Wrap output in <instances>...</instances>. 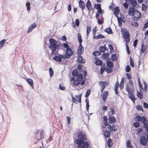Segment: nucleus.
I'll return each mask as SVG.
<instances>
[{
    "instance_id": "f257e3e1",
    "label": "nucleus",
    "mask_w": 148,
    "mask_h": 148,
    "mask_svg": "<svg viewBox=\"0 0 148 148\" xmlns=\"http://www.w3.org/2000/svg\"><path fill=\"white\" fill-rule=\"evenodd\" d=\"M49 47L51 51V53L52 55L56 56L53 57V59L60 62H62V59H66V55L59 54H58L56 52V51H58V48L60 47V43L53 38L49 39Z\"/></svg>"
},
{
    "instance_id": "f03ea898",
    "label": "nucleus",
    "mask_w": 148,
    "mask_h": 148,
    "mask_svg": "<svg viewBox=\"0 0 148 148\" xmlns=\"http://www.w3.org/2000/svg\"><path fill=\"white\" fill-rule=\"evenodd\" d=\"M128 14L130 16H134V18H139L141 16L140 12L134 8H129Z\"/></svg>"
},
{
    "instance_id": "7ed1b4c3",
    "label": "nucleus",
    "mask_w": 148,
    "mask_h": 148,
    "mask_svg": "<svg viewBox=\"0 0 148 148\" xmlns=\"http://www.w3.org/2000/svg\"><path fill=\"white\" fill-rule=\"evenodd\" d=\"M76 144L78 145V148H88L89 145L87 142H84V141L78 139L76 141Z\"/></svg>"
},
{
    "instance_id": "20e7f679",
    "label": "nucleus",
    "mask_w": 148,
    "mask_h": 148,
    "mask_svg": "<svg viewBox=\"0 0 148 148\" xmlns=\"http://www.w3.org/2000/svg\"><path fill=\"white\" fill-rule=\"evenodd\" d=\"M123 36L125 39L126 42H129L130 41V34L127 30L125 29L121 30Z\"/></svg>"
},
{
    "instance_id": "39448f33",
    "label": "nucleus",
    "mask_w": 148,
    "mask_h": 148,
    "mask_svg": "<svg viewBox=\"0 0 148 148\" xmlns=\"http://www.w3.org/2000/svg\"><path fill=\"white\" fill-rule=\"evenodd\" d=\"M135 121L138 122L142 121L144 125H146L148 124V122L145 116L141 117L140 116H136L135 119Z\"/></svg>"
},
{
    "instance_id": "423d86ee",
    "label": "nucleus",
    "mask_w": 148,
    "mask_h": 148,
    "mask_svg": "<svg viewBox=\"0 0 148 148\" xmlns=\"http://www.w3.org/2000/svg\"><path fill=\"white\" fill-rule=\"evenodd\" d=\"M83 79V76L81 74H79L77 77V79L74 80L73 84L75 86H78Z\"/></svg>"
},
{
    "instance_id": "0eeeda50",
    "label": "nucleus",
    "mask_w": 148,
    "mask_h": 148,
    "mask_svg": "<svg viewBox=\"0 0 148 148\" xmlns=\"http://www.w3.org/2000/svg\"><path fill=\"white\" fill-rule=\"evenodd\" d=\"M125 89L128 93H131L134 90V85H129L127 84Z\"/></svg>"
},
{
    "instance_id": "6e6552de",
    "label": "nucleus",
    "mask_w": 148,
    "mask_h": 148,
    "mask_svg": "<svg viewBox=\"0 0 148 148\" xmlns=\"http://www.w3.org/2000/svg\"><path fill=\"white\" fill-rule=\"evenodd\" d=\"M103 132V134L104 136L106 138H109L110 136V130L109 127L106 128L104 129Z\"/></svg>"
},
{
    "instance_id": "1a4fd4ad",
    "label": "nucleus",
    "mask_w": 148,
    "mask_h": 148,
    "mask_svg": "<svg viewBox=\"0 0 148 148\" xmlns=\"http://www.w3.org/2000/svg\"><path fill=\"white\" fill-rule=\"evenodd\" d=\"M66 53L67 56H66V59L69 58H70L71 56L73 53L71 48H69L66 49Z\"/></svg>"
},
{
    "instance_id": "9d476101",
    "label": "nucleus",
    "mask_w": 148,
    "mask_h": 148,
    "mask_svg": "<svg viewBox=\"0 0 148 148\" xmlns=\"http://www.w3.org/2000/svg\"><path fill=\"white\" fill-rule=\"evenodd\" d=\"M140 142L141 144L143 146H145L147 142L145 137L143 136L140 138Z\"/></svg>"
},
{
    "instance_id": "9b49d317",
    "label": "nucleus",
    "mask_w": 148,
    "mask_h": 148,
    "mask_svg": "<svg viewBox=\"0 0 148 148\" xmlns=\"http://www.w3.org/2000/svg\"><path fill=\"white\" fill-rule=\"evenodd\" d=\"M36 27V25L35 23H34L30 25L28 29L27 33H28L31 32L34 28Z\"/></svg>"
},
{
    "instance_id": "f8f14e48",
    "label": "nucleus",
    "mask_w": 148,
    "mask_h": 148,
    "mask_svg": "<svg viewBox=\"0 0 148 148\" xmlns=\"http://www.w3.org/2000/svg\"><path fill=\"white\" fill-rule=\"evenodd\" d=\"M79 45L78 47L77 53L78 55H81L82 53L84 51V48L82 46V45L81 44H79Z\"/></svg>"
},
{
    "instance_id": "ddd939ff",
    "label": "nucleus",
    "mask_w": 148,
    "mask_h": 148,
    "mask_svg": "<svg viewBox=\"0 0 148 148\" xmlns=\"http://www.w3.org/2000/svg\"><path fill=\"white\" fill-rule=\"evenodd\" d=\"M101 95L103 101V102H105L106 101L108 95V92L106 91H105L103 93L101 94Z\"/></svg>"
},
{
    "instance_id": "4468645a",
    "label": "nucleus",
    "mask_w": 148,
    "mask_h": 148,
    "mask_svg": "<svg viewBox=\"0 0 148 148\" xmlns=\"http://www.w3.org/2000/svg\"><path fill=\"white\" fill-rule=\"evenodd\" d=\"M78 137L79 138L85 140L86 138V137L85 134L83 132H79L77 134Z\"/></svg>"
},
{
    "instance_id": "2eb2a0df",
    "label": "nucleus",
    "mask_w": 148,
    "mask_h": 148,
    "mask_svg": "<svg viewBox=\"0 0 148 148\" xmlns=\"http://www.w3.org/2000/svg\"><path fill=\"white\" fill-rule=\"evenodd\" d=\"M128 1L129 4L132 6L131 8H135L134 7L137 4L136 1L134 0H128Z\"/></svg>"
},
{
    "instance_id": "dca6fc26",
    "label": "nucleus",
    "mask_w": 148,
    "mask_h": 148,
    "mask_svg": "<svg viewBox=\"0 0 148 148\" xmlns=\"http://www.w3.org/2000/svg\"><path fill=\"white\" fill-rule=\"evenodd\" d=\"M79 7L82 9V11L83 12V10L84 9L85 3L82 0H79Z\"/></svg>"
},
{
    "instance_id": "f3484780",
    "label": "nucleus",
    "mask_w": 148,
    "mask_h": 148,
    "mask_svg": "<svg viewBox=\"0 0 148 148\" xmlns=\"http://www.w3.org/2000/svg\"><path fill=\"white\" fill-rule=\"evenodd\" d=\"M42 137V135L41 133L38 132L35 135V138L38 140H40Z\"/></svg>"
},
{
    "instance_id": "a211bd4d",
    "label": "nucleus",
    "mask_w": 148,
    "mask_h": 148,
    "mask_svg": "<svg viewBox=\"0 0 148 148\" xmlns=\"http://www.w3.org/2000/svg\"><path fill=\"white\" fill-rule=\"evenodd\" d=\"M86 6L87 7L88 9L89 10H92L91 7V4L90 1L88 0L86 4Z\"/></svg>"
},
{
    "instance_id": "6ab92c4d",
    "label": "nucleus",
    "mask_w": 148,
    "mask_h": 148,
    "mask_svg": "<svg viewBox=\"0 0 148 148\" xmlns=\"http://www.w3.org/2000/svg\"><path fill=\"white\" fill-rule=\"evenodd\" d=\"M27 81L28 84L31 86L33 89H34L33 80L31 78H28Z\"/></svg>"
},
{
    "instance_id": "aec40b11",
    "label": "nucleus",
    "mask_w": 148,
    "mask_h": 148,
    "mask_svg": "<svg viewBox=\"0 0 148 148\" xmlns=\"http://www.w3.org/2000/svg\"><path fill=\"white\" fill-rule=\"evenodd\" d=\"M78 56L77 60V62L80 63H84L85 62L83 61L82 57L79 55H78Z\"/></svg>"
},
{
    "instance_id": "412c9836",
    "label": "nucleus",
    "mask_w": 148,
    "mask_h": 148,
    "mask_svg": "<svg viewBox=\"0 0 148 148\" xmlns=\"http://www.w3.org/2000/svg\"><path fill=\"white\" fill-rule=\"evenodd\" d=\"M108 127L109 128L110 131L112 130L114 132H116L117 130V127L113 125L111 126L109 125Z\"/></svg>"
},
{
    "instance_id": "4be33fe9",
    "label": "nucleus",
    "mask_w": 148,
    "mask_h": 148,
    "mask_svg": "<svg viewBox=\"0 0 148 148\" xmlns=\"http://www.w3.org/2000/svg\"><path fill=\"white\" fill-rule=\"evenodd\" d=\"M110 123H113L116 121L115 118L113 116H109L108 119Z\"/></svg>"
},
{
    "instance_id": "5701e85b",
    "label": "nucleus",
    "mask_w": 148,
    "mask_h": 148,
    "mask_svg": "<svg viewBox=\"0 0 148 148\" xmlns=\"http://www.w3.org/2000/svg\"><path fill=\"white\" fill-rule=\"evenodd\" d=\"M129 97L130 99L132 100L133 102L134 103L135 100V97L131 93H129Z\"/></svg>"
},
{
    "instance_id": "b1692460",
    "label": "nucleus",
    "mask_w": 148,
    "mask_h": 148,
    "mask_svg": "<svg viewBox=\"0 0 148 148\" xmlns=\"http://www.w3.org/2000/svg\"><path fill=\"white\" fill-rule=\"evenodd\" d=\"M99 85L100 86H101L102 85H104L105 86H107L109 85V83L107 82H100L99 84Z\"/></svg>"
},
{
    "instance_id": "393cba45",
    "label": "nucleus",
    "mask_w": 148,
    "mask_h": 148,
    "mask_svg": "<svg viewBox=\"0 0 148 148\" xmlns=\"http://www.w3.org/2000/svg\"><path fill=\"white\" fill-rule=\"evenodd\" d=\"M125 79L124 78H123L122 79L121 82L120 84L119 87L121 89H122L124 85V82Z\"/></svg>"
},
{
    "instance_id": "a878e982",
    "label": "nucleus",
    "mask_w": 148,
    "mask_h": 148,
    "mask_svg": "<svg viewBox=\"0 0 148 148\" xmlns=\"http://www.w3.org/2000/svg\"><path fill=\"white\" fill-rule=\"evenodd\" d=\"M106 64L107 66L110 68H112L113 66V63L111 61H107Z\"/></svg>"
},
{
    "instance_id": "bb28decb",
    "label": "nucleus",
    "mask_w": 148,
    "mask_h": 148,
    "mask_svg": "<svg viewBox=\"0 0 148 148\" xmlns=\"http://www.w3.org/2000/svg\"><path fill=\"white\" fill-rule=\"evenodd\" d=\"M107 144L109 147H110L112 145V142L111 139L109 138L107 141Z\"/></svg>"
},
{
    "instance_id": "cd10ccee",
    "label": "nucleus",
    "mask_w": 148,
    "mask_h": 148,
    "mask_svg": "<svg viewBox=\"0 0 148 148\" xmlns=\"http://www.w3.org/2000/svg\"><path fill=\"white\" fill-rule=\"evenodd\" d=\"M104 38V36L101 34H99L97 36H95L94 37V38L95 39H97L100 38Z\"/></svg>"
},
{
    "instance_id": "c85d7f7f",
    "label": "nucleus",
    "mask_w": 148,
    "mask_h": 148,
    "mask_svg": "<svg viewBox=\"0 0 148 148\" xmlns=\"http://www.w3.org/2000/svg\"><path fill=\"white\" fill-rule=\"evenodd\" d=\"M137 95L138 97L140 99H142L143 98V94L138 91L137 92Z\"/></svg>"
},
{
    "instance_id": "c756f323",
    "label": "nucleus",
    "mask_w": 148,
    "mask_h": 148,
    "mask_svg": "<svg viewBox=\"0 0 148 148\" xmlns=\"http://www.w3.org/2000/svg\"><path fill=\"white\" fill-rule=\"evenodd\" d=\"M81 34L79 33H78L77 34V38L79 44H81L82 41V40L81 39Z\"/></svg>"
},
{
    "instance_id": "7c9ffc66",
    "label": "nucleus",
    "mask_w": 148,
    "mask_h": 148,
    "mask_svg": "<svg viewBox=\"0 0 148 148\" xmlns=\"http://www.w3.org/2000/svg\"><path fill=\"white\" fill-rule=\"evenodd\" d=\"M143 84L144 85V90L145 91H147L148 88V84L146 82H144Z\"/></svg>"
},
{
    "instance_id": "2f4dec72",
    "label": "nucleus",
    "mask_w": 148,
    "mask_h": 148,
    "mask_svg": "<svg viewBox=\"0 0 148 148\" xmlns=\"http://www.w3.org/2000/svg\"><path fill=\"white\" fill-rule=\"evenodd\" d=\"M118 21V25L119 26L121 27L122 26V19L120 17L117 18Z\"/></svg>"
},
{
    "instance_id": "473e14b6",
    "label": "nucleus",
    "mask_w": 148,
    "mask_h": 148,
    "mask_svg": "<svg viewBox=\"0 0 148 148\" xmlns=\"http://www.w3.org/2000/svg\"><path fill=\"white\" fill-rule=\"evenodd\" d=\"M105 32L108 34H111L112 33V31L110 28H108L106 29Z\"/></svg>"
},
{
    "instance_id": "72a5a7b5",
    "label": "nucleus",
    "mask_w": 148,
    "mask_h": 148,
    "mask_svg": "<svg viewBox=\"0 0 148 148\" xmlns=\"http://www.w3.org/2000/svg\"><path fill=\"white\" fill-rule=\"evenodd\" d=\"M76 99H77V101L79 103H80L81 101V95H77L75 96Z\"/></svg>"
},
{
    "instance_id": "f704fd0d",
    "label": "nucleus",
    "mask_w": 148,
    "mask_h": 148,
    "mask_svg": "<svg viewBox=\"0 0 148 148\" xmlns=\"http://www.w3.org/2000/svg\"><path fill=\"white\" fill-rule=\"evenodd\" d=\"M5 41V40L3 39L0 42V49L3 47Z\"/></svg>"
},
{
    "instance_id": "c9c22d12",
    "label": "nucleus",
    "mask_w": 148,
    "mask_h": 148,
    "mask_svg": "<svg viewBox=\"0 0 148 148\" xmlns=\"http://www.w3.org/2000/svg\"><path fill=\"white\" fill-rule=\"evenodd\" d=\"M95 64L97 65H101L102 64V62L101 60H98L95 62Z\"/></svg>"
},
{
    "instance_id": "e433bc0d",
    "label": "nucleus",
    "mask_w": 148,
    "mask_h": 148,
    "mask_svg": "<svg viewBox=\"0 0 148 148\" xmlns=\"http://www.w3.org/2000/svg\"><path fill=\"white\" fill-rule=\"evenodd\" d=\"M146 49V47L143 44L141 45V53H142L144 52L145 50Z\"/></svg>"
},
{
    "instance_id": "4c0bfd02",
    "label": "nucleus",
    "mask_w": 148,
    "mask_h": 148,
    "mask_svg": "<svg viewBox=\"0 0 148 148\" xmlns=\"http://www.w3.org/2000/svg\"><path fill=\"white\" fill-rule=\"evenodd\" d=\"M130 65L132 67H134V62L133 61V60L132 58L130 57Z\"/></svg>"
},
{
    "instance_id": "58836bf2",
    "label": "nucleus",
    "mask_w": 148,
    "mask_h": 148,
    "mask_svg": "<svg viewBox=\"0 0 148 148\" xmlns=\"http://www.w3.org/2000/svg\"><path fill=\"white\" fill-rule=\"evenodd\" d=\"M128 42H126L125 44V45L126 46V49L127 51V52L128 54H129L130 53V51L129 49V47L128 45Z\"/></svg>"
},
{
    "instance_id": "ea45409f",
    "label": "nucleus",
    "mask_w": 148,
    "mask_h": 148,
    "mask_svg": "<svg viewBox=\"0 0 148 148\" xmlns=\"http://www.w3.org/2000/svg\"><path fill=\"white\" fill-rule=\"evenodd\" d=\"M26 6H27V10L28 11H29L30 9V3L29 2H27L26 3Z\"/></svg>"
},
{
    "instance_id": "a19ab883",
    "label": "nucleus",
    "mask_w": 148,
    "mask_h": 148,
    "mask_svg": "<svg viewBox=\"0 0 148 148\" xmlns=\"http://www.w3.org/2000/svg\"><path fill=\"white\" fill-rule=\"evenodd\" d=\"M49 72L50 76L51 77L53 75V71L52 69L51 68H50L49 69Z\"/></svg>"
},
{
    "instance_id": "79ce46f5",
    "label": "nucleus",
    "mask_w": 148,
    "mask_h": 148,
    "mask_svg": "<svg viewBox=\"0 0 148 148\" xmlns=\"http://www.w3.org/2000/svg\"><path fill=\"white\" fill-rule=\"evenodd\" d=\"M109 56V54L108 53H105L103 55L102 57L103 58L106 59Z\"/></svg>"
},
{
    "instance_id": "37998d69",
    "label": "nucleus",
    "mask_w": 148,
    "mask_h": 148,
    "mask_svg": "<svg viewBox=\"0 0 148 148\" xmlns=\"http://www.w3.org/2000/svg\"><path fill=\"white\" fill-rule=\"evenodd\" d=\"M78 73L77 71V70H75L73 71L72 72V75L74 76H76Z\"/></svg>"
},
{
    "instance_id": "c03bdc74",
    "label": "nucleus",
    "mask_w": 148,
    "mask_h": 148,
    "mask_svg": "<svg viewBox=\"0 0 148 148\" xmlns=\"http://www.w3.org/2000/svg\"><path fill=\"white\" fill-rule=\"evenodd\" d=\"M116 55L115 54H112V56L111 58L112 61H114L116 60Z\"/></svg>"
},
{
    "instance_id": "a18cd8bd",
    "label": "nucleus",
    "mask_w": 148,
    "mask_h": 148,
    "mask_svg": "<svg viewBox=\"0 0 148 148\" xmlns=\"http://www.w3.org/2000/svg\"><path fill=\"white\" fill-rule=\"evenodd\" d=\"M99 50L100 51L103 52V53L104 52L105 50V49L104 47L103 46H101L99 47Z\"/></svg>"
},
{
    "instance_id": "49530a36",
    "label": "nucleus",
    "mask_w": 148,
    "mask_h": 148,
    "mask_svg": "<svg viewBox=\"0 0 148 148\" xmlns=\"http://www.w3.org/2000/svg\"><path fill=\"white\" fill-rule=\"evenodd\" d=\"M90 90H87V92H86V95H85V97H88L90 94Z\"/></svg>"
},
{
    "instance_id": "de8ad7c7",
    "label": "nucleus",
    "mask_w": 148,
    "mask_h": 148,
    "mask_svg": "<svg viewBox=\"0 0 148 148\" xmlns=\"http://www.w3.org/2000/svg\"><path fill=\"white\" fill-rule=\"evenodd\" d=\"M125 69L126 72H129L130 71V67L129 66L127 65L126 66Z\"/></svg>"
},
{
    "instance_id": "09e8293b",
    "label": "nucleus",
    "mask_w": 148,
    "mask_h": 148,
    "mask_svg": "<svg viewBox=\"0 0 148 148\" xmlns=\"http://www.w3.org/2000/svg\"><path fill=\"white\" fill-rule=\"evenodd\" d=\"M101 53L100 51L94 52L93 53V55L95 56L99 55Z\"/></svg>"
},
{
    "instance_id": "8fccbe9b",
    "label": "nucleus",
    "mask_w": 148,
    "mask_h": 148,
    "mask_svg": "<svg viewBox=\"0 0 148 148\" xmlns=\"http://www.w3.org/2000/svg\"><path fill=\"white\" fill-rule=\"evenodd\" d=\"M130 140H128L126 142V145L127 148H129L130 146H131L130 145Z\"/></svg>"
},
{
    "instance_id": "3c124183",
    "label": "nucleus",
    "mask_w": 148,
    "mask_h": 148,
    "mask_svg": "<svg viewBox=\"0 0 148 148\" xmlns=\"http://www.w3.org/2000/svg\"><path fill=\"white\" fill-rule=\"evenodd\" d=\"M136 108L138 110H143L142 106L140 105L137 106L136 107Z\"/></svg>"
},
{
    "instance_id": "603ef678",
    "label": "nucleus",
    "mask_w": 148,
    "mask_h": 148,
    "mask_svg": "<svg viewBox=\"0 0 148 148\" xmlns=\"http://www.w3.org/2000/svg\"><path fill=\"white\" fill-rule=\"evenodd\" d=\"M133 125L135 127H137L139 126L140 124L138 123H135L133 124Z\"/></svg>"
},
{
    "instance_id": "864d4df0",
    "label": "nucleus",
    "mask_w": 148,
    "mask_h": 148,
    "mask_svg": "<svg viewBox=\"0 0 148 148\" xmlns=\"http://www.w3.org/2000/svg\"><path fill=\"white\" fill-rule=\"evenodd\" d=\"M95 8L96 9H99L101 8V5L99 4H97L95 5Z\"/></svg>"
},
{
    "instance_id": "5fc2aeb1",
    "label": "nucleus",
    "mask_w": 148,
    "mask_h": 148,
    "mask_svg": "<svg viewBox=\"0 0 148 148\" xmlns=\"http://www.w3.org/2000/svg\"><path fill=\"white\" fill-rule=\"evenodd\" d=\"M104 70V67L103 66H102L100 69V73L101 74H103Z\"/></svg>"
},
{
    "instance_id": "6e6d98bb",
    "label": "nucleus",
    "mask_w": 148,
    "mask_h": 148,
    "mask_svg": "<svg viewBox=\"0 0 148 148\" xmlns=\"http://www.w3.org/2000/svg\"><path fill=\"white\" fill-rule=\"evenodd\" d=\"M104 126H103V127L104 128H105V129L106 128V126H108L107 127H108V123L107 122V121L104 122Z\"/></svg>"
},
{
    "instance_id": "4d7b16f0",
    "label": "nucleus",
    "mask_w": 148,
    "mask_h": 148,
    "mask_svg": "<svg viewBox=\"0 0 148 148\" xmlns=\"http://www.w3.org/2000/svg\"><path fill=\"white\" fill-rule=\"evenodd\" d=\"M63 46L65 48H66L67 49L69 48L68 45L66 43H64L63 44Z\"/></svg>"
},
{
    "instance_id": "13d9d810",
    "label": "nucleus",
    "mask_w": 148,
    "mask_h": 148,
    "mask_svg": "<svg viewBox=\"0 0 148 148\" xmlns=\"http://www.w3.org/2000/svg\"><path fill=\"white\" fill-rule=\"evenodd\" d=\"M89 103H88V102L86 104V110L88 112V111L89 110Z\"/></svg>"
},
{
    "instance_id": "bf43d9fd",
    "label": "nucleus",
    "mask_w": 148,
    "mask_h": 148,
    "mask_svg": "<svg viewBox=\"0 0 148 148\" xmlns=\"http://www.w3.org/2000/svg\"><path fill=\"white\" fill-rule=\"evenodd\" d=\"M59 89L62 90H64L65 89V87L64 86H61L60 84L59 85Z\"/></svg>"
},
{
    "instance_id": "052dcab7",
    "label": "nucleus",
    "mask_w": 148,
    "mask_h": 148,
    "mask_svg": "<svg viewBox=\"0 0 148 148\" xmlns=\"http://www.w3.org/2000/svg\"><path fill=\"white\" fill-rule=\"evenodd\" d=\"M106 71L108 73H111L112 71V69L111 68H107Z\"/></svg>"
},
{
    "instance_id": "680f3d73",
    "label": "nucleus",
    "mask_w": 148,
    "mask_h": 148,
    "mask_svg": "<svg viewBox=\"0 0 148 148\" xmlns=\"http://www.w3.org/2000/svg\"><path fill=\"white\" fill-rule=\"evenodd\" d=\"M123 6L125 9H127L128 7V4L127 3H124L123 4Z\"/></svg>"
},
{
    "instance_id": "e2e57ef3",
    "label": "nucleus",
    "mask_w": 148,
    "mask_h": 148,
    "mask_svg": "<svg viewBox=\"0 0 148 148\" xmlns=\"http://www.w3.org/2000/svg\"><path fill=\"white\" fill-rule=\"evenodd\" d=\"M138 41L137 40H135L133 42V45L134 47H135L136 46V44Z\"/></svg>"
},
{
    "instance_id": "0e129e2a",
    "label": "nucleus",
    "mask_w": 148,
    "mask_h": 148,
    "mask_svg": "<svg viewBox=\"0 0 148 148\" xmlns=\"http://www.w3.org/2000/svg\"><path fill=\"white\" fill-rule=\"evenodd\" d=\"M72 101L73 102H74L75 103H77L76 100L74 97H72Z\"/></svg>"
},
{
    "instance_id": "69168bd1",
    "label": "nucleus",
    "mask_w": 148,
    "mask_h": 148,
    "mask_svg": "<svg viewBox=\"0 0 148 148\" xmlns=\"http://www.w3.org/2000/svg\"><path fill=\"white\" fill-rule=\"evenodd\" d=\"M143 106L144 107L146 108H148V104L145 102H144L143 103Z\"/></svg>"
},
{
    "instance_id": "338daca9",
    "label": "nucleus",
    "mask_w": 148,
    "mask_h": 148,
    "mask_svg": "<svg viewBox=\"0 0 148 148\" xmlns=\"http://www.w3.org/2000/svg\"><path fill=\"white\" fill-rule=\"evenodd\" d=\"M109 49H110V51H111L113 50V47L112 45H109Z\"/></svg>"
},
{
    "instance_id": "774afa93",
    "label": "nucleus",
    "mask_w": 148,
    "mask_h": 148,
    "mask_svg": "<svg viewBox=\"0 0 148 148\" xmlns=\"http://www.w3.org/2000/svg\"><path fill=\"white\" fill-rule=\"evenodd\" d=\"M76 25L77 26H78L79 25V22L78 20L76 19L75 20Z\"/></svg>"
}]
</instances>
